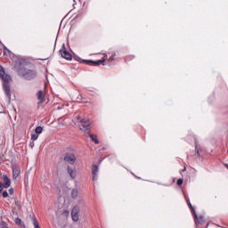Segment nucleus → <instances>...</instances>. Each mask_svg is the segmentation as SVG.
<instances>
[{"mask_svg":"<svg viewBox=\"0 0 228 228\" xmlns=\"http://www.w3.org/2000/svg\"><path fill=\"white\" fill-rule=\"evenodd\" d=\"M0 77L3 81V86L4 90L5 92V95H7L9 101L12 100V93L10 89V82L12 81V77L10 75H5L4 73V68L3 66H0Z\"/></svg>","mask_w":228,"mask_h":228,"instance_id":"obj_1","label":"nucleus"},{"mask_svg":"<svg viewBox=\"0 0 228 228\" xmlns=\"http://www.w3.org/2000/svg\"><path fill=\"white\" fill-rule=\"evenodd\" d=\"M18 74L19 76H21V77H24V79H28V81L37 77V71L24 68L20 69Z\"/></svg>","mask_w":228,"mask_h":228,"instance_id":"obj_2","label":"nucleus"},{"mask_svg":"<svg viewBox=\"0 0 228 228\" xmlns=\"http://www.w3.org/2000/svg\"><path fill=\"white\" fill-rule=\"evenodd\" d=\"M92 123L88 119H82L80 120L79 129L84 131L85 133L87 132V134H90V129H92Z\"/></svg>","mask_w":228,"mask_h":228,"instance_id":"obj_3","label":"nucleus"},{"mask_svg":"<svg viewBox=\"0 0 228 228\" xmlns=\"http://www.w3.org/2000/svg\"><path fill=\"white\" fill-rule=\"evenodd\" d=\"M108 60V55H105L102 60H98V61H90V60H84L83 62L86 65H90L91 67H97L99 65H102V63H104V61H106Z\"/></svg>","mask_w":228,"mask_h":228,"instance_id":"obj_4","label":"nucleus"},{"mask_svg":"<svg viewBox=\"0 0 228 228\" xmlns=\"http://www.w3.org/2000/svg\"><path fill=\"white\" fill-rule=\"evenodd\" d=\"M12 179H17L20 175V167L17 164L12 165Z\"/></svg>","mask_w":228,"mask_h":228,"instance_id":"obj_5","label":"nucleus"},{"mask_svg":"<svg viewBox=\"0 0 228 228\" xmlns=\"http://www.w3.org/2000/svg\"><path fill=\"white\" fill-rule=\"evenodd\" d=\"M64 161L69 163V165H74L76 163V156L72 153H67L64 156Z\"/></svg>","mask_w":228,"mask_h":228,"instance_id":"obj_6","label":"nucleus"},{"mask_svg":"<svg viewBox=\"0 0 228 228\" xmlns=\"http://www.w3.org/2000/svg\"><path fill=\"white\" fill-rule=\"evenodd\" d=\"M187 205H188V207L190 208V209H191L192 211H193V213H194V216H195V218H196V224H202V222H204V217H198L197 216V214L195 213V208H193V206H191V202H190V200H187Z\"/></svg>","mask_w":228,"mask_h":228,"instance_id":"obj_7","label":"nucleus"},{"mask_svg":"<svg viewBox=\"0 0 228 228\" xmlns=\"http://www.w3.org/2000/svg\"><path fill=\"white\" fill-rule=\"evenodd\" d=\"M79 208L78 207H75L72 208L71 210V218L74 222H77V220H79Z\"/></svg>","mask_w":228,"mask_h":228,"instance_id":"obj_8","label":"nucleus"},{"mask_svg":"<svg viewBox=\"0 0 228 228\" xmlns=\"http://www.w3.org/2000/svg\"><path fill=\"white\" fill-rule=\"evenodd\" d=\"M61 54L65 60H72V54L67 51V48H65V45L62 46L61 49Z\"/></svg>","mask_w":228,"mask_h":228,"instance_id":"obj_9","label":"nucleus"},{"mask_svg":"<svg viewBox=\"0 0 228 228\" xmlns=\"http://www.w3.org/2000/svg\"><path fill=\"white\" fill-rule=\"evenodd\" d=\"M98 172H99V166L93 165V167H92V179H93V181H97V179H98V176H97Z\"/></svg>","mask_w":228,"mask_h":228,"instance_id":"obj_10","label":"nucleus"},{"mask_svg":"<svg viewBox=\"0 0 228 228\" xmlns=\"http://www.w3.org/2000/svg\"><path fill=\"white\" fill-rule=\"evenodd\" d=\"M3 181H4V188H10L12 182L10 181V178H8L7 175H3Z\"/></svg>","mask_w":228,"mask_h":228,"instance_id":"obj_11","label":"nucleus"},{"mask_svg":"<svg viewBox=\"0 0 228 228\" xmlns=\"http://www.w3.org/2000/svg\"><path fill=\"white\" fill-rule=\"evenodd\" d=\"M67 170H68V174L69 175L71 179H76V177L77 175L76 173V170L71 168L70 167H68Z\"/></svg>","mask_w":228,"mask_h":228,"instance_id":"obj_12","label":"nucleus"},{"mask_svg":"<svg viewBox=\"0 0 228 228\" xmlns=\"http://www.w3.org/2000/svg\"><path fill=\"white\" fill-rule=\"evenodd\" d=\"M16 225H19V227L20 228H26V224H24V222H22V219L17 217L14 220Z\"/></svg>","mask_w":228,"mask_h":228,"instance_id":"obj_13","label":"nucleus"},{"mask_svg":"<svg viewBox=\"0 0 228 228\" xmlns=\"http://www.w3.org/2000/svg\"><path fill=\"white\" fill-rule=\"evenodd\" d=\"M37 97L40 102H45V100H44V92L38 91L37 94Z\"/></svg>","mask_w":228,"mask_h":228,"instance_id":"obj_14","label":"nucleus"},{"mask_svg":"<svg viewBox=\"0 0 228 228\" xmlns=\"http://www.w3.org/2000/svg\"><path fill=\"white\" fill-rule=\"evenodd\" d=\"M89 136H90L92 142H94L96 144H99V139L97 138V135L89 134Z\"/></svg>","mask_w":228,"mask_h":228,"instance_id":"obj_15","label":"nucleus"},{"mask_svg":"<svg viewBox=\"0 0 228 228\" xmlns=\"http://www.w3.org/2000/svg\"><path fill=\"white\" fill-rule=\"evenodd\" d=\"M77 195H79V191L77 189H73L71 191L72 199H77Z\"/></svg>","mask_w":228,"mask_h":228,"instance_id":"obj_16","label":"nucleus"},{"mask_svg":"<svg viewBox=\"0 0 228 228\" xmlns=\"http://www.w3.org/2000/svg\"><path fill=\"white\" fill-rule=\"evenodd\" d=\"M32 224L34 228H40V224H38V220H37V217H32Z\"/></svg>","mask_w":228,"mask_h":228,"instance_id":"obj_17","label":"nucleus"},{"mask_svg":"<svg viewBox=\"0 0 228 228\" xmlns=\"http://www.w3.org/2000/svg\"><path fill=\"white\" fill-rule=\"evenodd\" d=\"M42 131H44V128L42 126H37L35 129L36 134H42Z\"/></svg>","mask_w":228,"mask_h":228,"instance_id":"obj_18","label":"nucleus"},{"mask_svg":"<svg viewBox=\"0 0 228 228\" xmlns=\"http://www.w3.org/2000/svg\"><path fill=\"white\" fill-rule=\"evenodd\" d=\"M31 140H32V142L38 140V134H32Z\"/></svg>","mask_w":228,"mask_h":228,"instance_id":"obj_19","label":"nucleus"},{"mask_svg":"<svg viewBox=\"0 0 228 228\" xmlns=\"http://www.w3.org/2000/svg\"><path fill=\"white\" fill-rule=\"evenodd\" d=\"M115 56H117V54L115 53H112L111 56L109 58V61H113V60H115Z\"/></svg>","mask_w":228,"mask_h":228,"instance_id":"obj_20","label":"nucleus"},{"mask_svg":"<svg viewBox=\"0 0 228 228\" xmlns=\"http://www.w3.org/2000/svg\"><path fill=\"white\" fill-rule=\"evenodd\" d=\"M133 58H134V56L129 55L126 57L125 61H130V60H133Z\"/></svg>","mask_w":228,"mask_h":228,"instance_id":"obj_21","label":"nucleus"},{"mask_svg":"<svg viewBox=\"0 0 228 228\" xmlns=\"http://www.w3.org/2000/svg\"><path fill=\"white\" fill-rule=\"evenodd\" d=\"M3 197H4V199H6V197H8V191H4L3 192Z\"/></svg>","mask_w":228,"mask_h":228,"instance_id":"obj_22","label":"nucleus"},{"mask_svg":"<svg viewBox=\"0 0 228 228\" xmlns=\"http://www.w3.org/2000/svg\"><path fill=\"white\" fill-rule=\"evenodd\" d=\"M177 184H178V186H181L183 184V179H178Z\"/></svg>","mask_w":228,"mask_h":228,"instance_id":"obj_23","label":"nucleus"},{"mask_svg":"<svg viewBox=\"0 0 228 228\" xmlns=\"http://www.w3.org/2000/svg\"><path fill=\"white\" fill-rule=\"evenodd\" d=\"M2 225L4 226L3 228H8L6 222L2 221Z\"/></svg>","mask_w":228,"mask_h":228,"instance_id":"obj_24","label":"nucleus"},{"mask_svg":"<svg viewBox=\"0 0 228 228\" xmlns=\"http://www.w3.org/2000/svg\"><path fill=\"white\" fill-rule=\"evenodd\" d=\"M33 147H35V142H32L29 143V148H30V149H33Z\"/></svg>","mask_w":228,"mask_h":228,"instance_id":"obj_25","label":"nucleus"},{"mask_svg":"<svg viewBox=\"0 0 228 228\" xmlns=\"http://www.w3.org/2000/svg\"><path fill=\"white\" fill-rule=\"evenodd\" d=\"M3 188H4V185H3V183H0V193L1 191H3Z\"/></svg>","mask_w":228,"mask_h":228,"instance_id":"obj_26","label":"nucleus"},{"mask_svg":"<svg viewBox=\"0 0 228 228\" xmlns=\"http://www.w3.org/2000/svg\"><path fill=\"white\" fill-rule=\"evenodd\" d=\"M9 193H10V195H13V189H9Z\"/></svg>","mask_w":228,"mask_h":228,"instance_id":"obj_27","label":"nucleus"},{"mask_svg":"<svg viewBox=\"0 0 228 228\" xmlns=\"http://www.w3.org/2000/svg\"><path fill=\"white\" fill-rule=\"evenodd\" d=\"M62 215H66V216H68L69 211H68V210H64L63 213H62Z\"/></svg>","mask_w":228,"mask_h":228,"instance_id":"obj_28","label":"nucleus"},{"mask_svg":"<svg viewBox=\"0 0 228 228\" xmlns=\"http://www.w3.org/2000/svg\"><path fill=\"white\" fill-rule=\"evenodd\" d=\"M77 120H79L81 118V117L77 116Z\"/></svg>","mask_w":228,"mask_h":228,"instance_id":"obj_29","label":"nucleus"},{"mask_svg":"<svg viewBox=\"0 0 228 228\" xmlns=\"http://www.w3.org/2000/svg\"><path fill=\"white\" fill-rule=\"evenodd\" d=\"M4 49H6V46L4 45Z\"/></svg>","mask_w":228,"mask_h":228,"instance_id":"obj_30","label":"nucleus"}]
</instances>
